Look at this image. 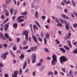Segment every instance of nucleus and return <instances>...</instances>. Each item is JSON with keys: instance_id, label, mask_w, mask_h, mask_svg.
Masks as SVG:
<instances>
[{"instance_id": "f257e3e1", "label": "nucleus", "mask_w": 77, "mask_h": 77, "mask_svg": "<svg viewBox=\"0 0 77 77\" xmlns=\"http://www.w3.org/2000/svg\"><path fill=\"white\" fill-rule=\"evenodd\" d=\"M60 63L62 65L63 64V62H66L68 60L67 58H66V57L65 56H62L60 57Z\"/></svg>"}, {"instance_id": "f03ea898", "label": "nucleus", "mask_w": 77, "mask_h": 77, "mask_svg": "<svg viewBox=\"0 0 77 77\" xmlns=\"http://www.w3.org/2000/svg\"><path fill=\"white\" fill-rule=\"evenodd\" d=\"M32 63H34L36 62V55L35 54H33L32 55Z\"/></svg>"}, {"instance_id": "7ed1b4c3", "label": "nucleus", "mask_w": 77, "mask_h": 77, "mask_svg": "<svg viewBox=\"0 0 77 77\" xmlns=\"http://www.w3.org/2000/svg\"><path fill=\"white\" fill-rule=\"evenodd\" d=\"M66 21L64 20V23H65V24H66V25L65 26L66 29V30H69V23H66Z\"/></svg>"}, {"instance_id": "20e7f679", "label": "nucleus", "mask_w": 77, "mask_h": 77, "mask_svg": "<svg viewBox=\"0 0 77 77\" xmlns=\"http://www.w3.org/2000/svg\"><path fill=\"white\" fill-rule=\"evenodd\" d=\"M32 38H33V39L34 40V42H36L37 44L38 45H39V43H38V39H37L36 37V36L33 35Z\"/></svg>"}, {"instance_id": "39448f33", "label": "nucleus", "mask_w": 77, "mask_h": 77, "mask_svg": "<svg viewBox=\"0 0 77 77\" xmlns=\"http://www.w3.org/2000/svg\"><path fill=\"white\" fill-rule=\"evenodd\" d=\"M9 22H8L4 25V29L5 31H7V30H8V27H9Z\"/></svg>"}, {"instance_id": "423d86ee", "label": "nucleus", "mask_w": 77, "mask_h": 77, "mask_svg": "<svg viewBox=\"0 0 77 77\" xmlns=\"http://www.w3.org/2000/svg\"><path fill=\"white\" fill-rule=\"evenodd\" d=\"M52 59L53 60H54V61H55V62H57V57H56V55L53 54L52 55Z\"/></svg>"}, {"instance_id": "0eeeda50", "label": "nucleus", "mask_w": 77, "mask_h": 77, "mask_svg": "<svg viewBox=\"0 0 77 77\" xmlns=\"http://www.w3.org/2000/svg\"><path fill=\"white\" fill-rule=\"evenodd\" d=\"M38 48V47L37 46L34 47H32L31 48V50L33 51H35Z\"/></svg>"}, {"instance_id": "6e6552de", "label": "nucleus", "mask_w": 77, "mask_h": 77, "mask_svg": "<svg viewBox=\"0 0 77 77\" xmlns=\"http://www.w3.org/2000/svg\"><path fill=\"white\" fill-rule=\"evenodd\" d=\"M19 58L21 60H23L24 59V54L23 53H22L21 55L19 57Z\"/></svg>"}, {"instance_id": "1a4fd4ad", "label": "nucleus", "mask_w": 77, "mask_h": 77, "mask_svg": "<svg viewBox=\"0 0 77 77\" xmlns=\"http://www.w3.org/2000/svg\"><path fill=\"white\" fill-rule=\"evenodd\" d=\"M28 32L27 30L24 31L23 32V35H24L25 36H28Z\"/></svg>"}, {"instance_id": "9d476101", "label": "nucleus", "mask_w": 77, "mask_h": 77, "mask_svg": "<svg viewBox=\"0 0 77 77\" xmlns=\"http://www.w3.org/2000/svg\"><path fill=\"white\" fill-rule=\"evenodd\" d=\"M50 34L48 32H47L46 34L45 37L46 39H48L50 38Z\"/></svg>"}, {"instance_id": "9b49d317", "label": "nucleus", "mask_w": 77, "mask_h": 77, "mask_svg": "<svg viewBox=\"0 0 77 77\" xmlns=\"http://www.w3.org/2000/svg\"><path fill=\"white\" fill-rule=\"evenodd\" d=\"M67 42L68 43L69 47V48H72V45H71V42H70V41L69 40H67Z\"/></svg>"}, {"instance_id": "f8f14e48", "label": "nucleus", "mask_w": 77, "mask_h": 77, "mask_svg": "<svg viewBox=\"0 0 77 77\" xmlns=\"http://www.w3.org/2000/svg\"><path fill=\"white\" fill-rule=\"evenodd\" d=\"M27 65V61H26L24 63L23 65V69L24 70V69L26 67V66Z\"/></svg>"}, {"instance_id": "ddd939ff", "label": "nucleus", "mask_w": 77, "mask_h": 77, "mask_svg": "<svg viewBox=\"0 0 77 77\" xmlns=\"http://www.w3.org/2000/svg\"><path fill=\"white\" fill-rule=\"evenodd\" d=\"M64 48H65L66 50H68V51H69V50H70L68 46H67L66 45L64 46Z\"/></svg>"}, {"instance_id": "4468645a", "label": "nucleus", "mask_w": 77, "mask_h": 77, "mask_svg": "<svg viewBox=\"0 0 77 77\" xmlns=\"http://www.w3.org/2000/svg\"><path fill=\"white\" fill-rule=\"evenodd\" d=\"M1 57L4 59V60H5L6 59V56H5V55H4V54H2L1 55Z\"/></svg>"}, {"instance_id": "2eb2a0df", "label": "nucleus", "mask_w": 77, "mask_h": 77, "mask_svg": "<svg viewBox=\"0 0 77 77\" xmlns=\"http://www.w3.org/2000/svg\"><path fill=\"white\" fill-rule=\"evenodd\" d=\"M24 21V20L23 19H20L17 20V22L19 23H21V22H23V21Z\"/></svg>"}, {"instance_id": "dca6fc26", "label": "nucleus", "mask_w": 77, "mask_h": 77, "mask_svg": "<svg viewBox=\"0 0 77 77\" xmlns=\"http://www.w3.org/2000/svg\"><path fill=\"white\" fill-rule=\"evenodd\" d=\"M6 5H9L10 3L11 0H6Z\"/></svg>"}, {"instance_id": "f3484780", "label": "nucleus", "mask_w": 77, "mask_h": 77, "mask_svg": "<svg viewBox=\"0 0 77 77\" xmlns=\"http://www.w3.org/2000/svg\"><path fill=\"white\" fill-rule=\"evenodd\" d=\"M35 24H37V26H38L39 27V28L41 29V26H40V25L39 24V23L38 22L36 21H35Z\"/></svg>"}, {"instance_id": "a211bd4d", "label": "nucleus", "mask_w": 77, "mask_h": 77, "mask_svg": "<svg viewBox=\"0 0 77 77\" xmlns=\"http://www.w3.org/2000/svg\"><path fill=\"white\" fill-rule=\"evenodd\" d=\"M33 29H34V30H35V28L37 30H38V27H37V26H36V25H33Z\"/></svg>"}, {"instance_id": "6ab92c4d", "label": "nucleus", "mask_w": 77, "mask_h": 77, "mask_svg": "<svg viewBox=\"0 0 77 77\" xmlns=\"http://www.w3.org/2000/svg\"><path fill=\"white\" fill-rule=\"evenodd\" d=\"M18 74V70H16L14 72V75H17Z\"/></svg>"}, {"instance_id": "aec40b11", "label": "nucleus", "mask_w": 77, "mask_h": 77, "mask_svg": "<svg viewBox=\"0 0 77 77\" xmlns=\"http://www.w3.org/2000/svg\"><path fill=\"white\" fill-rule=\"evenodd\" d=\"M13 27H14V28H16V29H17V23H14L13 25Z\"/></svg>"}, {"instance_id": "412c9836", "label": "nucleus", "mask_w": 77, "mask_h": 77, "mask_svg": "<svg viewBox=\"0 0 77 77\" xmlns=\"http://www.w3.org/2000/svg\"><path fill=\"white\" fill-rule=\"evenodd\" d=\"M44 41L45 42V45H47V39L45 38H44Z\"/></svg>"}, {"instance_id": "4be33fe9", "label": "nucleus", "mask_w": 77, "mask_h": 77, "mask_svg": "<svg viewBox=\"0 0 77 77\" xmlns=\"http://www.w3.org/2000/svg\"><path fill=\"white\" fill-rule=\"evenodd\" d=\"M72 53L75 54H77V48L75 50L73 51Z\"/></svg>"}, {"instance_id": "5701e85b", "label": "nucleus", "mask_w": 77, "mask_h": 77, "mask_svg": "<svg viewBox=\"0 0 77 77\" xmlns=\"http://www.w3.org/2000/svg\"><path fill=\"white\" fill-rule=\"evenodd\" d=\"M62 16L63 18H65L66 20H68V17L66 16H65L64 14H63Z\"/></svg>"}, {"instance_id": "b1692460", "label": "nucleus", "mask_w": 77, "mask_h": 77, "mask_svg": "<svg viewBox=\"0 0 77 77\" xmlns=\"http://www.w3.org/2000/svg\"><path fill=\"white\" fill-rule=\"evenodd\" d=\"M57 26H59L60 27H62L63 26L62 24L60 23L57 24Z\"/></svg>"}, {"instance_id": "393cba45", "label": "nucleus", "mask_w": 77, "mask_h": 77, "mask_svg": "<svg viewBox=\"0 0 77 77\" xmlns=\"http://www.w3.org/2000/svg\"><path fill=\"white\" fill-rule=\"evenodd\" d=\"M38 13L37 11H36L35 14V16L36 18H38Z\"/></svg>"}, {"instance_id": "a878e982", "label": "nucleus", "mask_w": 77, "mask_h": 77, "mask_svg": "<svg viewBox=\"0 0 77 77\" xmlns=\"http://www.w3.org/2000/svg\"><path fill=\"white\" fill-rule=\"evenodd\" d=\"M44 66H41L40 67V71H43V70H44Z\"/></svg>"}, {"instance_id": "bb28decb", "label": "nucleus", "mask_w": 77, "mask_h": 77, "mask_svg": "<svg viewBox=\"0 0 77 77\" xmlns=\"http://www.w3.org/2000/svg\"><path fill=\"white\" fill-rule=\"evenodd\" d=\"M69 74L71 75H72V74H73V72H72V70H70V71L69 72Z\"/></svg>"}, {"instance_id": "cd10ccee", "label": "nucleus", "mask_w": 77, "mask_h": 77, "mask_svg": "<svg viewBox=\"0 0 77 77\" xmlns=\"http://www.w3.org/2000/svg\"><path fill=\"white\" fill-rule=\"evenodd\" d=\"M8 18H7L6 20H5L3 22V24H5L6 23H7L8 22Z\"/></svg>"}, {"instance_id": "c85d7f7f", "label": "nucleus", "mask_w": 77, "mask_h": 77, "mask_svg": "<svg viewBox=\"0 0 77 77\" xmlns=\"http://www.w3.org/2000/svg\"><path fill=\"white\" fill-rule=\"evenodd\" d=\"M60 50L61 51H62L63 53H65V52H66V51H65V50H64V49L62 48H60Z\"/></svg>"}, {"instance_id": "c756f323", "label": "nucleus", "mask_w": 77, "mask_h": 77, "mask_svg": "<svg viewBox=\"0 0 77 77\" xmlns=\"http://www.w3.org/2000/svg\"><path fill=\"white\" fill-rule=\"evenodd\" d=\"M22 69H21V68H20L19 70V74L20 75H21V74H22Z\"/></svg>"}, {"instance_id": "7c9ffc66", "label": "nucleus", "mask_w": 77, "mask_h": 77, "mask_svg": "<svg viewBox=\"0 0 77 77\" xmlns=\"http://www.w3.org/2000/svg\"><path fill=\"white\" fill-rule=\"evenodd\" d=\"M70 36H71V33L68 32V35L67 36V38H69V37H70Z\"/></svg>"}, {"instance_id": "2f4dec72", "label": "nucleus", "mask_w": 77, "mask_h": 77, "mask_svg": "<svg viewBox=\"0 0 77 77\" xmlns=\"http://www.w3.org/2000/svg\"><path fill=\"white\" fill-rule=\"evenodd\" d=\"M44 51H45V52H46L47 53H48L49 52V50H48V49L47 48H45L44 49Z\"/></svg>"}, {"instance_id": "473e14b6", "label": "nucleus", "mask_w": 77, "mask_h": 77, "mask_svg": "<svg viewBox=\"0 0 77 77\" xmlns=\"http://www.w3.org/2000/svg\"><path fill=\"white\" fill-rule=\"evenodd\" d=\"M55 63H56V62H54V61L52 60V61L51 62L52 65H55Z\"/></svg>"}, {"instance_id": "72a5a7b5", "label": "nucleus", "mask_w": 77, "mask_h": 77, "mask_svg": "<svg viewBox=\"0 0 77 77\" xmlns=\"http://www.w3.org/2000/svg\"><path fill=\"white\" fill-rule=\"evenodd\" d=\"M4 13H9V12H8V10H7L6 9H4Z\"/></svg>"}, {"instance_id": "f704fd0d", "label": "nucleus", "mask_w": 77, "mask_h": 77, "mask_svg": "<svg viewBox=\"0 0 77 77\" xmlns=\"http://www.w3.org/2000/svg\"><path fill=\"white\" fill-rule=\"evenodd\" d=\"M42 65V63H39L37 64V66H41Z\"/></svg>"}, {"instance_id": "c9c22d12", "label": "nucleus", "mask_w": 77, "mask_h": 77, "mask_svg": "<svg viewBox=\"0 0 77 77\" xmlns=\"http://www.w3.org/2000/svg\"><path fill=\"white\" fill-rule=\"evenodd\" d=\"M38 39L40 42H42V38H41V37H38Z\"/></svg>"}, {"instance_id": "e433bc0d", "label": "nucleus", "mask_w": 77, "mask_h": 77, "mask_svg": "<svg viewBox=\"0 0 77 77\" xmlns=\"http://www.w3.org/2000/svg\"><path fill=\"white\" fill-rule=\"evenodd\" d=\"M55 41L56 42L57 44L59 45V44H60V42H59V41L58 40L56 39L55 40Z\"/></svg>"}, {"instance_id": "4c0bfd02", "label": "nucleus", "mask_w": 77, "mask_h": 77, "mask_svg": "<svg viewBox=\"0 0 77 77\" xmlns=\"http://www.w3.org/2000/svg\"><path fill=\"white\" fill-rule=\"evenodd\" d=\"M72 3L73 4V6L75 7V2L73 0H72Z\"/></svg>"}, {"instance_id": "58836bf2", "label": "nucleus", "mask_w": 77, "mask_h": 77, "mask_svg": "<svg viewBox=\"0 0 77 77\" xmlns=\"http://www.w3.org/2000/svg\"><path fill=\"white\" fill-rule=\"evenodd\" d=\"M13 9H14V8L10 9V13L11 14H13Z\"/></svg>"}, {"instance_id": "ea45409f", "label": "nucleus", "mask_w": 77, "mask_h": 77, "mask_svg": "<svg viewBox=\"0 0 77 77\" xmlns=\"http://www.w3.org/2000/svg\"><path fill=\"white\" fill-rule=\"evenodd\" d=\"M5 38H6L8 39V37H9V35H8V34H5Z\"/></svg>"}, {"instance_id": "a19ab883", "label": "nucleus", "mask_w": 77, "mask_h": 77, "mask_svg": "<svg viewBox=\"0 0 77 77\" xmlns=\"http://www.w3.org/2000/svg\"><path fill=\"white\" fill-rule=\"evenodd\" d=\"M26 37V41H28L29 40V38H28V35L25 36Z\"/></svg>"}, {"instance_id": "79ce46f5", "label": "nucleus", "mask_w": 77, "mask_h": 77, "mask_svg": "<svg viewBox=\"0 0 77 77\" xmlns=\"http://www.w3.org/2000/svg\"><path fill=\"white\" fill-rule=\"evenodd\" d=\"M4 65L2 63H0V67L1 68L3 67Z\"/></svg>"}, {"instance_id": "37998d69", "label": "nucleus", "mask_w": 77, "mask_h": 77, "mask_svg": "<svg viewBox=\"0 0 77 77\" xmlns=\"http://www.w3.org/2000/svg\"><path fill=\"white\" fill-rule=\"evenodd\" d=\"M64 2L63 1H62L61 2V5H62V6H65V3H64Z\"/></svg>"}, {"instance_id": "c03bdc74", "label": "nucleus", "mask_w": 77, "mask_h": 77, "mask_svg": "<svg viewBox=\"0 0 77 77\" xmlns=\"http://www.w3.org/2000/svg\"><path fill=\"white\" fill-rule=\"evenodd\" d=\"M51 74V75H53V73L51 72H50L48 73V75H50Z\"/></svg>"}, {"instance_id": "a18cd8bd", "label": "nucleus", "mask_w": 77, "mask_h": 77, "mask_svg": "<svg viewBox=\"0 0 77 77\" xmlns=\"http://www.w3.org/2000/svg\"><path fill=\"white\" fill-rule=\"evenodd\" d=\"M54 75H57V72L56 71H55L54 72Z\"/></svg>"}, {"instance_id": "49530a36", "label": "nucleus", "mask_w": 77, "mask_h": 77, "mask_svg": "<svg viewBox=\"0 0 77 77\" xmlns=\"http://www.w3.org/2000/svg\"><path fill=\"white\" fill-rule=\"evenodd\" d=\"M28 46H26V47H24L23 48V50H26V49H27L28 48Z\"/></svg>"}, {"instance_id": "de8ad7c7", "label": "nucleus", "mask_w": 77, "mask_h": 77, "mask_svg": "<svg viewBox=\"0 0 77 77\" xmlns=\"http://www.w3.org/2000/svg\"><path fill=\"white\" fill-rule=\"evenodd\" d=\"M3 46L4 47H8V44H3Z\"/></svg>"}, {"instance_id": "09e8293b", "label": "nucleus", "mask_w": 77, "mask_h": 77, "mask_svg": "<svg viewBox=\"0 0 77 77\" xmlns=\"http://www.w3.org/2000/svg\"><path fill=\"white\" fill-rule=\"evenodd\" d=\"M13 50L14 51H15V50H17V47L15 46H14L13 47Z\"/></svg>"}, {"instance_id": "8fccbe9b", "label": "nucleus", "mask_w": 77, "mask_h": 77, "mask_svg": "<svg viewBox=\"0 0 77 77\" xmlns=\"http://www.w3.org/2000/svg\"><path fill=\"white\" fill-rule=\"evenodd\" d=\"M32 75L33 76H35L36 75V72L34 71L32 73Z\"/></svg>"}, {"instance_id": "3c124183", "label": "nucleus", "mask_w": 77, "mask_h": 77, "mask_svg": "<svg viewBox=\"0 0 77 77\" xmlns=\"http://www.w3.org/2000/svg\"><path fill=\"white\" fill-rule=\"evenodd\" d=\"M17 14V10H15V12L14 13V15H15Z\"/></svg>"}, {"instance_id": "603ef678", "label": "nucleus", "mask_w": 77, "mask_h": 77, "mask_svg": "<svg viewBox=\"0 0 77 77\" xmlns=\"http://www.w3.org/2000/svg\"><path fill=\"white\" fill-rule=\"evenodd\" d=\"M4 76L5 77H9V75L7 73H5L4 75Z\"/></svg>"}, {"instance_id": "864d4df0", "label": "nucleus", "mask_w": 77, "mask_h": 77, "mask_svg": "<svg viewBox=\"0 0 77 77\" xmlns=\"http://www.w3.org/2000/svg\"><path fill=\"white\" fill-rule=\"evenodd\" d=\"M60 22L61 23H64V20H63L62 19H60Z\"/></svg>"}, {"instance_id": "5fc2aeb1", "label": "nucleus", "mask_w": 77, "mask_h": 77, "mask_svg": "<svg viewBox=\"0 0 77 77\" xmlns=\"http://www.w3.org/2000/svg\"><path fill=\"white\" fill-rule=\"evenodd\" d=\"M3 7L5 8V9H6V8H7V6H6V5L5 4H3Z\"/></svg>"}, {"instance_id": "6e6d98bb", "label": "nucleus", "mask_w": 77, "mask_h": 77, "mask_svg": "<svg viewBox=\"0 0 77 77\" xmlns=\"http://www.w3.org/2000/svg\"><path fill=\"white\" fill-rule=\"evenodd\" d=\"M42 18L43 20H45L46 18V17H45V16H42Z\"/></svg>"}, {"instance_id": "4d7b16f0", "label": "nucleus", "mask_w": 77, "mask_h": 77, "mask_svg": "<svg viewBox=\"0 0 77 77\" xmlns=\"http://www.w3.org/2000/svg\"><path fill=\"white\" fill-rule=\"evenodd\" d=\"M21 15H27V13L24 12L21 14Z\"/></svg>"}, {"instance_id": "13d9d810", "label": "nucleus", "mask_w": 77, "mask_h": 77, "mask_svg": "<svg viewBox=\"0 0 77 77\" xmlns=\"http://www.w3.org/2000/svg\"><path fill=\"white\" fill-rule=\"evenodd\" d=\"M27 62H28V64L30 63V59L29 58H28L27 59Z\"/></svg>"}, {"instance_id": "bf43d9fd", "label": "nucleus", "mask_w": 77, "mask_h": 77, "mask_svg": "<svg viewBox=\"0 0 77 77\" xmlns=\"http://www.w3.org/2000/svg\"><path fill=\"white\" fill-rule=\"evenodd\" d=\"M73 27H77V24H74L73 25Z\"/></svg>"}, {"instance_id": "052dcab7", "label": "nucleus", "mask_w": 77, "mask_h": 77, "mask_svg": "<svg viewBox=\"0 0 77 77\" xmlns=\"http://www.w3.org/2000/svg\"><path fill=\"white\" fill-rule=\"evenodd\" d=\"M43 62H44V60H43V59H41L40 60V62L41 63H42Z\"/></svg>"}, {"instance_id": "680f3d73", "label": "nucleus", "mask_w": 77, "mask_h": 77, "mask_svg": "<svg viewBox=\"0 0 77 77\" xmlns=\"http://www.w3.org/2000/svg\"><path fill=\"white\" fill-rule=\"evenodd\" d=\"M73 14L77 17V13L74 11L73 12Z\"/></svg>"}, {"instance_id": "e2e57ef3", "label": "nucleus", "mask_w": 77, "mask_h": 77, "mask_svg": "<svg viewBox=\"0 0 77 77\" xmlns=\"http://www.w3.org/2000/svg\"><path fill=\"white\" fill-rule=\"evenodd\" d=\"M17 42H20V38H17Z\"/></svg>"}, {"instance_id": "0e129e2a", "label": "nucleus", "mask_w": 77, "mask_h": 77, "mask_svg": "<svg viewBox=\"0 0 77 77\" xmlns=\"http://www.w3.org/2000/svg\"><path fill=\"white\" fill-rule=\"evenodd\" d=\"M20 50H17L16 52V54H20Z\"/></svg>"}, {"instance_id": "69168bd1", "label": "nucleus", "mask_w": 77, "mask_h": 77, "mask_svg": "<svg viewBox=\"0 0 77 77\" xmlns=\"http://www.w3.org/2000/svg\"><path fill=\"white\" fill-rule=\"evenodd\" d=\"M71 16L72 17V18H75V17H74V15L73 14H71Z\"/></svg>"}, {"instance_id": "338daca9", "label": "nucleus", "mask_w": 77, "mask_h": 77, "mask_svg": "<svg viewBox=\"0 0 77 77\" xmlns=\"http://www.w3.org/2000/svg\"><path fill=\"white\" fill-rule=\"evenodd\" d=\"M1 18L2 19V20H4L5 19V16L4 15H2L1 16Z\"/></svg>"}, {"instance_id": "774afa93", "label": "nucleus", "mask_w": 77, "mask_h": 77, "mask_svg": "<svg viewBox=\"0 0 77 77\" xmlns=\"http://www.w3.org/2000/svg\"><path fill=\"white\" fill-rule=\"evenodd\" d=\"M47 22L48 23H50V19H49V18L48 19Z\"/></svg>"}]
</instances>
